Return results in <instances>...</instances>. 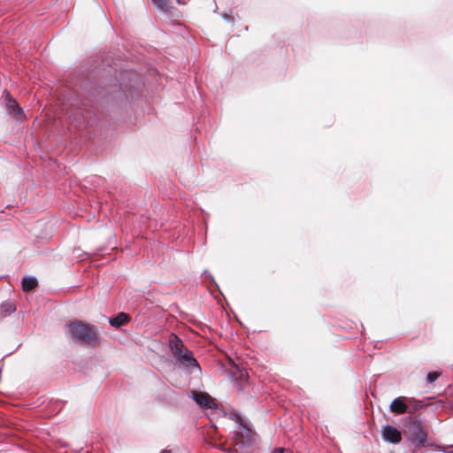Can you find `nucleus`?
Segmentation results:
<instances>
[{
  "instance_id": "nucleus-1",
  "label": "nucleus",
  "mask_w": 453,
  "mask_h": 453,
  "mask_svg": "<svg viewBox=\"0 0 453 453\" xmlns=\"http://www.w3.org/2000/svg\"><path fill=\"white\" fill-rule=\"evenodd\" d=\"M170 349L178 359V361L187 366H198L196 360L193 357L192 353L184 348L181 341L175 335L170 339L169 342Z\"/></svg>"
},
{
  "instance_id": "nucleus-2",
  "label": "nucleus",
  "mask_w": 453,
  "mask_h": 453,
  "mask_svg": "<svg viewBox=\"0 0 453 453\" xmlns=\"http://www.w3.org/2000/svg\"><path fill=\"white\" fill-rule=\"evenodd\" d=\"M70 333L78 340L93 343L96 341V331L95 326L81 321L71 322L69 325Z\"/></svg>"
},
{
  "instance_id": "nucleus-3",
  "label": "nucleus",
  "mask_w": 453,
  "mask_h": 453,
  "mask_svg": "<svg viewBox=\"0 0 453 453\" xmlns=\"http://www.w3.org/2000/svg\"><path fill=\"white\" fill-rule=\"evenodd\" d=\"M382 437L385 441L391 443H398L402 440L401 432L394 426H386L381 431Z\"/></svg>"
},
{
  "instance_id": "nucleus-4",
  "label": "nucleus",
  "mask_w": 453,
  "mask_h": 453,
  "mask_svg": "<svg viewBox=\"0 0 453 453\" xmlns=\"http://www.w3.org/2000/svg\"><path fill=\"white\" fill-rule=\"evenodd\" d=\"M6 107L9 113L18 120H22L25 118L22 109L19 106L17 101L11 97L9 93L6 94Z\"/></svg>"
},
{
  "instance_id": "nucleus-5",
  "label": "nucleus",
  "mask_w": 453,
  "mask_h": 453,
  "mask_svg": "<svg viewBox=\"0 0 453 453\" xmlns=\"http://www.w3.org/2000/svg\"><path fill=\"white\" fill-rule=\"evenodd\" d=\"M193 398L201 407L211 408L214 405V400L206 393H193Z\"/></svg>"
},
{
  "instance_id": "nucleus-6",
  "label": "nucleus",
  "mask_w": 453,
  "mask_h": 453,
  "mask_svg": "<svg viewBox=\"0 0 453 453\" xmlns=\"http://www.w3.org/2000/svg\"><path fill=\"white\" fill-rule=\"evenodd\" d=\"M390 411L395 414H403L408 411V405L404 402V397H397L390 404Z\"/></svg>"
},
{
  "instance_id": "nucleus-7",
  "label": "nucleus",
  "mask_w": 453,
  "mask_h": 453,
  "mask_svg": "<svg viewBox=\"0 0 453 453\" xmlns=\"http://www.w3.org/2000/svg\"><path fill=\"white\" fill-rule=\"evenodd\" d=\"M129 321V316L124 312H120L115 318L110 320V324L114 327H119Z\"/></svg>"
},
{
  "instance_id": "nucleus-8",
  "label": "nucleus",
  "mask_w": 453,
  "mask_h": 453,
  "mask_svg": "<svg viewBox=\"0 0 453 453\" xmlns=\"http://www.w3.org/2000/svg\"><path fill=\"white\" fill-rule=\"evenodd\" d=\"M37 286V280L33 277L24 278L22 280V288L24 291H30Z\"/></svg>"
},
{
  "instance_id": "nucleus-9",
  "label": "nucleus",
  "mask_w": 453,
  "mask_h": 453,
  "mask_svg": "<svg viewBox=\"0 0 453 453\" xmlns=\"http://www.w3.org/2000/svg\"><path fill=\"white\" fill-rule=\"evenodd\" d=\"M416 439L418 442V446L424 447L426 440V433L422 429H419L416 434Z\"/></svg>"
},
{
  "instance_id": "nucleus-10",
  "label": "nucleus",
  "mask_w": 453,
  "mask_h": 453,
  "mask_svg": "<svg viewBox=\"0 0 453 453\" xmlns=\"http://www.w3.org/2000/svg\"><path fill=\"white\" fill-rule=\"evenodd\" d=\"M153 3L162 10L167 11L169 8V0H152Z\"/></svg>"
},
{
  "instance_id": "nucleus-11",
  "label": "nucleus",
  "mask_w": 453,
  "mask_h": 453,
  "mask_svg": "<svg viewBox=\"0 0 453 453\" xmlns=\"http://www.w3.org/2000/svg\"><path fill=\"white\" fill-rule=\"evenodd\" d=\"M440 376V372H431L427 374V380L430 383H433L438 377Z\"/></svg>"
},
{
  "instance_id": "nucleus-12",
  "label": "nucleus",
  "mask_w": 453,
  "mask_h": 453,
  "mask_svg": "<svg viewBox=\"0 0 453 453\" xmlns=\"http://www.w3.org/2000/svg\"><path fill=\"white\" fill-rule=\"evenodd\" d=\"M273 453H289L288 450L283 449V448H278V449H275Z\"/></svg>"
},
{
  "instance_id": "nucleus-13",
  "label": "nucleus",
  "mask_w": 453,
  "mask_h": 453,
  "mask_svg": "<svg viewBox=\"0 0 453 453\" xmlns=\"http://www.w3.org/2000/svg\"><path fill=\"white\" fill-rule=\"evenodd\" d=\"M161 453H172L169 449H164Z\"/></svg>"
}]
</instances>
